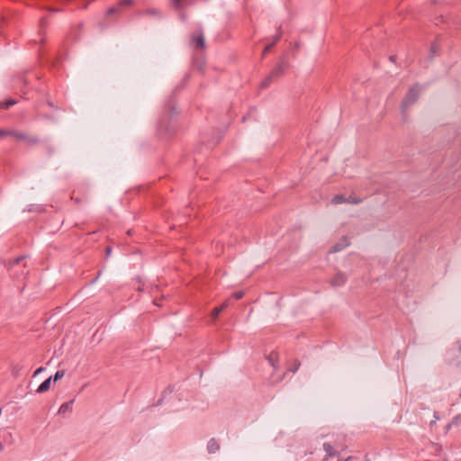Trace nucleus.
<instances>
[{"instance_id": "nucleus-22", "label": "nucleus", "mask_w": 461, "mask_h": 461, "mask_svg": "<svg viewBox=\"0 0 461 461\" xmlns=\"http://www.w3.org/2000/svg\"><path fill=\"white\" fill-rule=\"evenodd\" d=\"M118 9H119V6L118 7H112L108 10V14H113V13H116L118 12Z\"/></svg>"}, {"instance_id": "nucleus-19", "label": "nucleus", "mask_w": 461, "mask_h": 461, "mask_svg": "<svg viewBox=\"0 0 461 461\" xmlns=\"http://www.w3.org/2000/svg\"><path fill=\"white\" fill-rule=\"evenodd\" d=\"M183 0H172V5L176 7V8H179L181 6V3H182Z\"/></svg>"}, {"instance_id": "nucleus-27", "label": "nucleus", "mask_w": 461, "mask_h": 461, "mask_svg": "<svg viewBox=\"0 0 461 461\" xmlns=\"http://www.w3.org/2000/svg\"><path fill=\"white\" fill-rule=\"evenodd\" d=\"M106 252H107V254H108V255H110V254H111V249H110V248H107V249H106Z\"/></svg>"}, {"instance_id": "nucleus-10", "label": "nucleus", "mask_w": 461, "mask_h": 461, "mask_svg": "<svg viewBox=\"0 0 461 461\" xmlns=\"http://www.w3.org/2000/svg\"><path fill=\"white\" fill-rule=\"evenodd\" d=\"M349 245V241L347 238H344L342 240V242L341 243H338L336 244L334 247H333V251L334 252H338V251H340L342 250L344 248L348 247Z\"/></svg>"}, {"instance_id": "nucleus-14", "label": "nucleus", "mask_w": 461, "mask_h": 461, "mask_svg": "<svg viewBox=\"0 0 461 461\" xmlns=\"http://www.w3.org/2000/svg\"><path fill=\"white\" fill-rule=\"evenodd\" d=\"M10 136H13L17 140H26L27 139L25 134H23L22 132H17V131H12Z\"/></svg>"}, {"instance_id": "nucleus-3", "label": "nucleus", "mask_w": 461, "mask_h": 461, "mask_svg": "<svg viewBox=\"0 0 461 461\" xmlns=\"http://www.w3.org/2000/svg\"><path fill=\"white\" fill-rule=\"evenodd\" d=\"M347 281V276L344 274H338L331 281L333 285H341Z\"/></svg>"}, {"instance_id": "nucleus-16", "label": "nucleus", "mask_w": 461, "mask_h": 461, "mask_svg": "<svg viewBox=\"0 0 461 461\" xmlns=\"http://www.w3.org/2000/svg\"><path fill=\"white\" fill-rule=\"evenodd\" d=\"M11 133H12L11 131H6V130H1L0 129V138L10 136Z\"/></svg>"}, {"instance_id": "nucleus-2", "label": "nucleus", "mask_w": 461, "mask_h": 461, "mask_svg": "<svg viewBox=\"0 0 461 461\" xmlns=\"http://www.w3.org/2000/svg\"><path fill=\"white\" fill-rule=\"evenodd\" d=\"M51 381H52V376L49 377L43 383H41L40 384V386L37 388L36 392L38 393H43L49 391L50 389Z\"/></svg>"}, {"instance_id": "nucleus-5", "label": "nucleus", "mask_w": 461, "mask_h": 461, "mask_svg": "<svg viewBox=\"0 0 461 461\" xmlns=\"http://www.w3.org/2000/svg\"><path fill=\"white\" fill-rule=\"evenodd\" d=\"M207 448L210 453H214L216 450H218L220 448V446H219L217 440H215L214 438H212L208 442Z\"/></svg>"}, {"instance_id": "nucleus-15", "label": "nucleus", "mask_w": 461, "mask_h": 461, "mask_svg": "<svg viewBox=\"0 0 461 461\" xmlns=\"http://www.w3.org/2000/svg\"><path fill=\"white\" fill-rule=\"evenodd\" d=\"M14 104H15V101L11 99V100L6 101L5 103L1 104V107L7 109Z\"/></svg>"}, {"instance_id": "nucleus-11", "label": "nucleus", "mask_w": 461, "mask_h": 461, "mask_svg": "<svg viewBox=\"0 0 461 461\" xmlns=\"http://www.w3.org/2000/svg\"><path fill=\"white\" fill-rule=\"evenodd\" d=\"M196 48H203L204 46V38L203 35H198L194 38Z\"/></svg>"}, {"instance_id": "nucleus-26", "label": "nucleus", "mask_w": 461, "mask_h": 461, "mask_svg": "<svg viewBox=\"0 0 461 461\" xmlns=\"http://www.w3.org/2000/svg\"><path fill=\"white\" fill-rule=\"evenodd\" d=\"M300 366V363L299 362H296L295 363V368L293 369V372H295Z\"/></svg>"}, {"instance_id": "nucleus-24", "label": "nucleus", "mask_w": 461, "mask_h": 461, "mask_svg": "<svg viewBox=\"0 0 461 461\" xmlns=\"http://www.w3.org/2000/svg\"><path fill=\"white\" fill-rule=\"evenodd\" d=\"M131 3V0H124L119 4V6L122 5H130Z\"/></svg>"}, {"instance_id": "nucleus-28", "label": "nucleus", "mask_w": 461, "mask_h": 461, "mask_svg": "<svg viewBox=\"0 0 461 461\" xmlns=\"http://www.w3.org/2000/svg\"><path fill=\"white\" fill-rule=\"evenodd\" d=\"M351 202H352V203H359V201H358V200H355V199H352V201H351Z\"/></svg>"}, {"instance_id": "nucleus-12", "label": "nucleus", "mask_w": 461, "mask_h": 461, "mask_svg": "<svg viewBox=\"0 0 461 461\" xmlns=\"http://www.w3.org/2000/svg\"><path fill=\"white\" fill-rule=\"evenodd\" d=\"M345 202H347V200L342 195H336L331 200V203L333 204H339V203H345Z\"/></svg>"}, {"instance_id": "nucleus-13", "label": "nucleus", "mask_w": 461, "mask_h": 461, "mask_svg": "<svg viewBox=\"0 0 461 461\" xmlns=\"http://www.w3.org/2000/svg\"><path fill=\"white\" fill-rule=\"evenodd\" d=\"M64 375H65V370H59V371L56 372V374L52 377V380L54 382H57L59 380H60L61 378H63Z\"/></svg>"}, {"instance_id": "nucleus-4", "label": "nucleus", "mask_w": 461, "mask_h": 461, "mask_svg": "<svg viewBox=\"0 0 461 461\" xmlns=\"http://www.w3.org/2000/svg\"><path fill=\"white\" fill-rule=\"evenodd\" d=\"M323 449L327 454V456L324 458V461H326L328 457L333 456L336 454V452L333 449V447L330 443H324Z\"/></svg>"}, {"instance_id": "nucleus-18", "label": "nucleus", "mask_w": 461, "mask_h": 461, "mask_svg": "<svg viewBox=\"0 0 461 461\" xmlns=\"http://www.w3.org/2000/svg\"><path fill=\"white\" fill-rule=\"evenodd\" d=\"M45 371V368L41 366L39 368H37L34 373H33V376H37L38 375H40L41 373L44 372Z\"/></svg>"}, {"instance_id": "nucleus-8", "label": "nucleus", "mask_w": 461, "mask_h": 461, "mask_svg": "<svg viewBox=\"0 0 461 461\" xmlns=\"http://www.w3.org/2000/svg\"><path fill=\"white\" fill-rule=\"evenodd\" d=\"M349 245V241L347 238H344L342 240V242L341 243H338L336 244L334 247H333V251L334 252H338V251H340L342 250L344 248L348 247Z\"/></svg>"}, {"instance_id": "nucleus-23", "label": "nucleus", "mask_w": 461, "mask_h": 461, "mask_svg": "<svg viewBox=\"0 0 461 461\" xmlns=\"http://www.w3.org/2000/svg\"><path fill=\"white\" fill-rule=\"evenodd\" d=\"M273 46H274V44H273V43H271V44L267 45V46L265 48V50H264V51H263V54L265 55L267 51H269V50H270Z\"/></svg>"}, {"instance_id": "nucleus-9", "label": "nucleus", "mask_w": 461, "mask_h": 461, "mask_svg": "<svg viewBox=\"0 0 461 461\" xmlns=\"http://www.w3.org/2000/svg\"><path fill=\"white\" fill-rule=\"evenodd\" d=\"M349 245V241L347 238H344L342 240V242L341 243H338L336 244L334 247H333V251L334 252H338V251H340L342 250L344 248L348 247Z\"/></svg>"}, {"instance_id": "nucleus-7", "label": "nucleus", "mask_w": 461, "mask_h": 461, "mask_svg": "<svg viewBox=\"0 0 461 461\" xmlns=\"http://www.w3.org/2000/svg\"><path fill=\"white\" fill-rule=\"evenodd\" d=\"M72 402H65L61 404V406L59 409V414H66L67 412H71L72 407H71Z\"/></svg>"}, {"instance_id": "nucleus-6", "label": "nucleus", "mask_w": 461, "mask_h": 461, "mask_svg": "<svg viewBox=\"0 0 461 461\" xmlns=\"http://www.w3.org/2000/svg\"><path fill=\"white\" fill-rule=\"evenodd\" d=\"M228 302L223 303L220 307H215L212 312V318L214 320L218 317L221 312H222L227 306Z\"/></svg>"}, {"instance_id": "nucleus-17", "label": "nucleus", "mask_w": 461, "mask_h": 461, "mask_svg": "<svg viewBox=\"0 0 461 461\" xmlns=\"http://www.w3.org/2000/svg\"><path fill=\"white\" fill-rule=\"evenodd\" d=\"M452 424H454V425L461 424V414L457 415L456 417L454 418Z\"/></svg>"}, {"instance_id": "nucleus-1", "label": "nucleus", "mask_w": 461, "mask_h": 461, "mask_svg": "<svg viewBox=\"0 0 461 461\" xmlns=\"http://www.w3.org/2000/svg\"><path fill=\"white\" fill-rule=\"evenodd\" d=\"M421 91L422 86L418 84L409 89L401 104V113L403 121L407 120L409 109L418 100Z\"/></svg>"}, {"instance_id": "nucleus-25", "label": "nucleus", "mask_w": 461, "mask_h": 461, "mask_svg": "<svg viewBox=\"0 0 461 461\" xmlns=\"http://www.w3.org/2000/svg\"><path fill=\"white\" fill-rule=\"evenodd\" d=\"M281 35L280 34H277L275 36L274 38V41H273V44L275 45L280 39Z\"/></svg>"}, {"instance_id": "nucleus-20", "label": "nucleus", "mask_w": 461, "mask_h": 461, "mask_svg": "<svg viewBox=\"0 0 461 461\" xmlns=\"http://www.w3.org/2000/svg\"><path fill=\"white\" fill-rule=\"evenodd\" d=\"M233 297L237 300L241 299L243 297V292H236L233 294Z\"/></svg>"}, {"instance_id": "nucleus-29", "label": "nucleus", "mask_w": 461, "mask_h": 461, "mask_svg": "<svg viewBox=\"0 0 461 461\" xmlns=\"http://www.w3.org/2000/svg\"><path fill=\"white\" fill-rule=\"evenodd\" d=\"M21 260H22V258H17L16 263L18 264Z\"/></svg>"}, {"instance_id": "nucleus-21", "label": "nucleus", "mask_w": 461, "mask_h": 461, "mask_svg": "<svg viewBox=\"0 0 461 461\" xmlns=\"http://www.w3.org/2000/svg\"><path fill=\"white\" fill-rule=\"evenodd\" d=\"M279 74H281V68H276V69L272 72V74L270 75V77H275V76H277V75H279Z\"/></svg>"}]
</instances>
